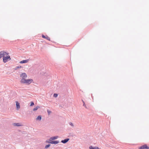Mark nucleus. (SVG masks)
<instances>
[{
  "label": "nucleus",
  "instance_id": "obj_13",
  "mask_svg": "<svg viewBox=\"0 0 149 149\" xmlns=\"http://www.w3.org/2000/svg\"><path fill=\"white\" fill-rule=\"evenodd\" d=\"M14 126H21L20 123H15L13 124Z\"/></svg>",
  "mask_w": 149,
  "mask_h": 149
},
{
  "label": "nucleus",
  "instance_id": "obj_14",
  "mask_svg": "<svg viewBox=\"0 0 149 149\" xmlns=\"http://www.w3.org/2000/svg\"><path fill=\"white\" fill-rule=\"evenodd\" d=\"M42 119V117L40 115L38 116L36 118V120H40Z\"/></svg>",
  "mask_w": 149,
  "mask_h": 149
},
{
  "label": "nucleus",
  "instance_id": "obj_5",
  "mask_svg": "<svg viewBox=\"0 0 149 149\" xmlns=\"http://www.w3.org/2000/svg\"><path fill=\"white\" fill-rule=\"evenodd\" d=\"M59 143L58 141H50L49 142H48V143H51L52 144H57Z\"/></svg>",
  "mask_w": 149,
  "mask_h": 149
},
{
  "label": "nucleus",
  "instance_id": "obj_9",
  "mask_svg": "<svg viewBox=\"0 0 149 149\" xmlns=\"http://www.w3.org/2000/svg\"><path fill=\"white\" fill-rule=\"evenodd\" d=\"M42 37L44 38H45L47 39L48 40L50 41V38L48 36H46L44 35H42Z\"/></svg>",
  "mask_w": 149,
  "mask_h": 149
},
{
  "label": "nucleus",
  "instance_id": "obj_16",
  "mask_svg": "<svg viewBox=\"0 0 149 149\" xmlns=\"http://www.w3.org/2000/svg\"><path fill=\"white\" fill-rule=\"evenodd\" d=\"M39 107H40L39 106H37L33 109V111H35L37 110L38 109Z\"/></svg>",
  "mask_w": 149,
  "mask_h": 149
},
{
  "label": "nucleus",
  "instance_id": "obj_7",
  "mask_svg": "<svg viewBox=\"0 0 149 149\" xmlns=\"http://www.w3.org/2000/svg\"><path fill=\"white\" fill-rule=\"evenodd\" d=\"M69 139H70L69 138H67V139H64V140H62L61 141V142H62L63 143H65L68 141L69 140Z\"/></svg>",
  "mask_w": 149,
  "mask_h": 149
},
{
  "label": "nucleus",
  "instance_id": "obj_21",
  "mask_svg": "<svg viewBox=\"0 0 149 149\" xmlns=\"http://www.w3.org/2000/svg\"><path fill=\"white\" fill-rule=\"evenodd\" d=\"M34 105V102H31V103L30 106H33Z\"/></svg>",
  "mask_w": 149,
  "mask_h": 149
},
{
  "label": "nucleus",
  "instance_id": "obj_15",
  "mask_svg": "<svg viewBox=\"0 0 149 149\" xmlns=\"http://www.w3.org/2000/svg\"><path fill=\"white\" fill-rule=\"evenodd\" d=\"M22 68V67L20 65H19V66H17L15 67V70H16L20 68Z\"/></svg>",
  "mask_w": 149,
  "mask_h": 149
},
{
  "label": "nucleus",
  "instance_id": "obj_12",
  "mask_svg": "<svg viewBox=\"0 0 149 149\" xmlns=\"http://www.w3.org/2000/svg\"><path fill=\"white\" fill-rule=\"evenodd\" d=\"M89 148L90 149H100L97 147H93L92 146H90Z\"/></svg>",
  "mask_w": 149,
  "mask_h": 149
},
{
  "label": "nucleus",
  "instance_id": "obj_10",
  "mask_svg": "<svg viewBox=\"0 0 149 149\" xmlns=\"http://www.w3.org/2000/svg\"><path fill=\"white\" fill-rule=\"evenodd\" d=\"M29 61V59H27L26 60H23L20 61L19 63H27Z\"/></svg>",
  "mask_w": 149,
  "mask_h": 149
},
{
  "label": "nucleus",
  "instance_id": "obj_1",
  "mask_svg": "<svg viewBox=\"0 0 149 149\" xmlns=\"http://www.w3.org/2000/svg\"><path fill=\"white\" fill-rule=\"evenodd\" d=\"M32 79H22L21 81V82L22 83L26 84H29L33 81Z\"/></svg>",
  "mask_w": 149,
  "mask_h": 149
},
{
  "label": "nucleus",
  "instance_id": "obj_20",
  "mask_svg": "<svg viewBox=\"0 0 149 149\" xmlns=\"http://www.w3.org/2000/svg\"><path fill=\"white\" fill-rule=\"evenodd\" d=\"M50 146V144H48V145H47L45 147V148H49Z\"/></svg>",
  "mask_w": 149,
  "mask_h": 149
},
{
  "label": "nucleus",
  "instance_id": "obj_3",
  "mask_svg": "<svg viewBox=\"0 0 149 149\" xmlns=\"http://www.w3.org/2000/svg\"><path fill=\"white\" fill-rule=\"evenodd\" d=\"M8 53L4 51H2L0 52V59L2 57H4L6 54L8 55Z\"/></svg>",
  "mask_w": 149,
  "mask_h": 149
},
{
  "label": "nucleus",
  "instance_id": "obj_17",
  "mask_svg": "<svg viewBox=\"0 0 149 149\" xmlns=\"http://www.w3.org/2000/svg\"><path fill=\"white\" fill-rule=\"evenodd\" d=\"M82 102H83V106H84L86 109H88L87 106H86V104H85L84 102L82 100Z\"/></svg>",
  "mask_w": 149,
  "mask_h": 149
},
{
  "label": "nucleus",
  "instance_id": "obj_23",
  "mask_svg": "<svg viewBox=\"0 0 149 149\" xmlns=\"http://www.w3.org/2000/svg\"><path fill=\"white\" fill-rule=\"evenodd\" d=\"M50 142V141H46V142L47 143H48V142Z\"/></svg>",
  "mask_w": 149,
  "mask_h": 149
},
{
  "label": "nucleus",
  "instance_id": "obj_11",
  "mask_svg": "<svg viewBox=\"0 0 149 149\" xmlns=\"http://www.w3.org/2000/svg\"><path fill=\"white\" fill-rule=\"evenodd\" d=\"M16 106L17 108V109H18L20 108V106L19 105V103H18V102L17 101L16 102Z\"/></svg>",
  "mask_w": 149,
  "mask_h": 149
},
{
  "label": "nucleus",
  "instance_id": "obj_4",
  "mask_svg": "<svg viewBox=\"0 0 149 149\" xmlns=\"http://www.w3.org/2000/svg\"><path fill=\"white\" fill-rule=\"evenodd\" d=\"M149 147L147 146L146 144H145L142 145L138 149H149Z\"/></svg>",
  "mask_w": 149,
  "mask_h": 149
},
{
  "label": "nucleus",
  "instance_id": "obj_18",
  "mask_svg": "<svg viewBox=\"0 0 149 149\" xmlns=\"http://www.w3.org/2000/svg\"><path fill=\"white\" fill-rule=\"evenodd\" d=\"M69 124L72 127H74V125L73 123H72L71 122H70L69 123Z\"/></svg>",
  "mask_w": 149,
  "mask_h": 149
},
{
  "label": "nucleus",
  "instance_id": "obj_6",
  "mask_svg": "<svg viewBox=\"0 0 149 149\" xmlns=\"http://www.w3.org/2000/svg\"><path fill=\"white\" fill-rule=\"evenodd\" d=\"M27 75L25 73H22L20 75V77L22 78V79H24L27 77Z\"/></svg>",
  "mask_w": 149,
  "mask_h": 149
},
{
  "label": "nucleus",
  "instance_id": "obj_8",
  "mask_svg": "<svg viewBox=\"0 0 149 149\" xmlns=\"http://www.w3.org/2000/svg\"><path fill=\"white\" fill-rule=\"evenodd\" d=\"M58 136H54L52 137L49 139V141H51V140H54L55 139H57L58 138Z\"/></svg>",
  "mask_w": 149,
  "mask_h": 149
},
{
  "label": "nucleus",
  "instance_id": "obj_2",
  "mask_svg": "<svg viewBox=\"0 0 149 149\" xmlns=\"http://www.w3.org/2000/svg\"><path fill=\"white\" fill-rule=\"evenodd\" d=\"M3 62L4 63L7 62L8 61L11 60V58L10 56L8 55L7 56L3 57Z\"/></svg>",
  "mask_w": 149,
  "mask_h": 149
},
{
  "label": "nucleus",
  "instance_id": "obj_19",
  "mask_svg": "<svg viewBox=\"0 0 149 149\" xmlns=\"http://www.w3.org/2000/svg\"><path fill=\"white\" fill-rule=\"evenodd\" d=\"M58 94L57 93H54L53 95V97H56L58 96Z\"/></svg>",
  "mask_w": 149,
  "mask_h": 149
},
{
  "label": "nucleus",
  "instance_id": "obj_22",
  "mask_svg": "<svg viewBox=\"0 0 149 149\" xmlns=\"http://www.w3.org/2000/svg\"><path fill=\"white\" fill-rule=\"evenodd\" d=\"M47 112L49 114L50 113H51V111L48 110H47Z\"/></svg>",
  "mask_w": 149,
  "mask_h": 149
}]
</instances>
